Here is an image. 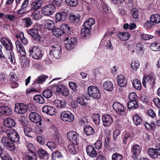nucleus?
<instances>
[{
  "mask_svg": "<svg viewBox=\"0 0 160 160\" xmlns=\"http://www.w3.org/2000/svg\"><path fill=\"white\" fill-rule=\"evenodd\" d=\"M50 49V54L52 55L56 58L58 59L60 58L61 56L62 48L58 44H55L52 46Z\"/></svg>",
  "mask_w": 160,
  "mask_h": 160,
  "instance_id": "nucleus-1",
  "label": "nucleus"
},
{
  "mask_svg": "<svg viewBox=\"0 0 160 160\" xmlns=\"http://www.w3.org/2000/svg\"><path fill=\"white\" fill-rule=\"evenodd\" d=\"M88 92L90 96L95 99H99L101 96L99 90L94 86H90L88 88Z\"/></svg>",
  "mask_w": 160,
  "mask_h": 160,
  "instance_id": "nucleus-2",
  "label": "nucleus"
},
{
  "mask_svg": "<svg viewBox=\"0 0 160 160\" xmlns=\"http://www.w3.org/2000/svg\"><path fill=\"white\" fill-rule=\"evenodd\" d=\"M55 9L56 8L53 4H48L42 8V12L45 16H49L54 13Z\"/></svg>",
  "mask_w": 160,
  "mask_h": 160,
  "instance_id": "nucleus-3",
  "label": "nucleus"
},
{
  "mask_svg": "<svg viewBox=\"0 0 160 160\" xmlns=\"http://www.w3.org/2000/svg\"><path fill=\"white\" fill-rule=\"evenodd\" d=\"M61 119L63 121L72 122L74 119V115L68 111L62 112L60 116Z\"/></svg>",
  "mask_w": 160,
  "mask_h": 160,
  "instance_id": "nucleus-4",
  "label": "nucleus"
},
{
  "mask_svg": "<svg viewBox=\"0 0 160 160\" xmlns=\"http://www.w3.org/2000/svg\"><path fill=\"white\" fill-rule=\"evenodd\" d=\"M1 141L3 145L7 149L11 151L14 150V144L9 138L6 137H3L2 138Z\"/></svg>",
  "mask_w": 160,
  "mask_h": 160,
  "instance_id": "nucleus-5",
  "label": "nucleus"
},
{
  "mask_svg": "<svg viewBox=\"0 0 160 160\" xmlns=\"http://www.w3.org/2000/svg\"><path fill=\"white\" fill-rule=\"evenodd\" d=\"M142 83L145 88L152 87L155 84V81L152 77L145 75L143 78Z\"/></svg>",
  "mask_w": 160,
  "mask_h": 160,
  "instance_id": "nucleus-6",
  "label": "nucleus"
},
{
  "mask_svg": "<svg viewBox=\"0 0 160 160\" xmlns=\"http://www.w3.org/2000/svg\"><path fill=\"white\" fill-rule=\"evenodd\" d=\"M6 133L9 139L12 142H17L19 139L18 133L15 130L12 129L7 130Z\"/></svg>",
  "mask_w": 160,
  "mask_h": 160,
  "instance_id": "nucleus-7",
  "label": "nucleus"
},
{
  "mask_svg": "<svg viewBox=\"0 0 160 160\" xmlns=\"http://www.w3.org/2000/svg\"><path fill=\"white\" fill-rule=\"evenodd\" d=\"M148 152L149 156L154 158H157L158 156H160V144H157L155 149L149 148Z\"/></svg>",
  "mask_w": 160,
  "mask_h": 160,
  "instance_id": "nucleus-8",
  "label": "nucleus"
},
{
  "mask_svg": "<svg viewBox=\"0 0 160 160\" xmlns=\"http://www.w3.org/2000/svg\"><path fill=\"white\" fill-rule=\"evenodd\" d=\"M68 139L75 145L78 144V141L79 139V135L76 132L73 131H70L67 134Z\"/></svg>",
  "mask_w": 160,
  "mask_h": 160,
  "instance_id": "nucleus-9",
  "label": "nucleus"
},
{
  "mask_svg": "<svg viewBox=\"0 0 160 160\" xmlns=\"http://www.w3.org/2000/svg\"><path fill=\"white\" fill-rule=\"evenodd\" d=\"M1 42L7 50L11 51L13 46L11 40L7 38L3 37L1 39Z\"/></svg>",
  "mask_w": 160,
  "mask_h": 160,
  "instance_id": "nucleus-10",
  "label": "nucleus"
},
{
  "mask_svg": "<svg viewBox=\"0 0 160 160\" xmlns=\"http://www.w3.org/2000/svg\"><path fill=\"white\" fill-rule=\"evenodd\" d=\"M27 106L23 103H17L15 104V111L17 113L23 114L27 111Z\"/></svg>",
  "mask_w": 160,
  "mask_h": 160,
  "instance_id": "nucleus-11",
  "label": "nucleus"
},
{
  "mask_svg": "<svg viewBox=\"0 0 160 160\" xmlns=\"http://www.w3.org/2000/svg\"><path fill=\"white\" fill-rule=\"evenodd\" d=\"M141 151L140 147L138 145H135L132 147L131 153L132 157L134 160H138V156L140 154Z\"/></svg>",
  "mask_w": 160,
  "mask_h": 160,
  "instance_id": "nucleus-12",
  "label": "nucleus"
},
{
  "mask_svg": "<svg viewBox=\"0 0 160 160\" xmlns=\"http://www.w3.org/2000/svg\"><path fill=\"white\" fill-rule=\"evenodd\" d=\"M9 78L11 82V87L12 88L18 87V84L16 82L18 78L15 73L13 72H11L9 75Z\"/></svg>",
  "mask_w": 160,
  "mask_h": 160,
  "instance_id": "nucleus-13",
  "label": "nucleus"
},
{
  "mask_svg": "<svg viewBox=\"0 0 160 160\" xmlns=\"http://www.w3.org/2000/svg\"><path fill=\"white\" fill-rule=\"evenodd\" d=\"M102 120L103 125L105 127L110 126L113 122L112 117L110 115L107 114L103 115Z\"/></svg>",
  "mask_w": 160,
  "mask_h": 160,
  "instance_id": "nucleus-14",
  "label": "nucleus"
},
{
  "mask_svg": "<svg viewBox=\"0 0 160 160\" xmlns=\"http://www.w3.org/2000/svg\"><path fill=\"white\" fill-rule=\"evenodd\" d=\"M68 15V11L65 10L64 11L57 13L55 16L56 20L58 21H64L67 18Z\"/></svg>",
  "mask_w": 160,
  "mask_h": 160,
  "instance_id": "nucleus-15",
  "label": "nucleus"
},
{
  "mask_svg": "<svg viewBox=\"0 0 160 160\" xmlns=\"http://www.w3.org/2000/svg\"><path fill=\"white\" fill-rule=\"evenodd\" d=\"M28 33L31 36L33 39L38 41H40V36L38 34V30L37 28H32L29 29L28 31Z\"/></svg>",
  "mask_w": 160,
  "mask_h": 160,
  "instance_id": "nucleus-16",
  "label": "nucleus"
},
{
  "mask_svg": "<svg viewBox=\"0 0 160 160\" xmlns=\"http://www.w3.org/2000/svg\"><path fill=\"white\" fill-rule=\"evenodd\" d=\"M42 111L43 112L50 116H53L56 113L55 108L49 106H43L42 108Z\"/></svg>",
  "mask_w": 160,
  "mask_h": 160,
  "instance_id": "nucleus-17",
  "label": "nucleus"
},
{
  "mask_svg": "<svg viewBox=\"0 0 160 160\" xmlns=\"http://www.w3.org/2000/svg\"><path fill=\"white\" fill-rule=\"evenodd\" d=\"M87 154L91 158L96 157L97 153L94 148L91 145H88L86 148Z\"/></svg>",
  "mask_w": 160,
  "mask_h": 160,
  "instance_id": "nucleus-18",
  "label": "nucleus"
},
{
  "mask_svg": "<svg viewBox=\"0 0 160 160\" xmlns=\"http://www.w3.org/2000/svg\"><path fill=\"white\" fill-rule=\"evenodd\" d=\"M29 118L32 122L37 123L41 120V118L39 114L35 112H32L29 115Z\"/></svg>",
  "mask_w": 160,
  "mask_h": 160,
  "instance_id": "nucleus-19",
  "label": "nucleus"
},
{
  "mask_svg": "<svg viewBox=\"0 0 160 160\" xmlns=\"http://www.w3.org/2000/svg\"><path fill=\"white\" fill-rule=\"evenodd\" d=\"M42 1L35 0L31 5L30 11H37L41 8L42 6Z\"/></svg>",
  "mask_w": 160,
  "mask_h": 160,
  "instance_id": "nucleus-20",
  "label": "nucleus"
},
{
  "mask_svg": "<svg viewBox=\"0 0 160 160\" xmlns=\"http://www.w3.org/2000/svg\"><path fill=\"white\" fill-rule=\"evenodd\" d=\"M77 43V39L75 38H70L69 42L65 44V47L68 50L72 49Z\"/></svg>",
  "mask_w": 160,
  "mask_h": 160,
  "instance_id": "nucleus-21",
  "label": "nucleus"
},
{
  "mask_svg": "<svg viewBox=\"0 0 160 160\" xmlns=\"http://www.w3.org/2000/svg\"><path fill=\"white\" fill-rule=\"evenodd\" d=\"M112 107L114 110L117 112L120 113L125 111V108L120 103L114 102L112 105Z\"/></svg>",
  "mask_w": 160,
  "mask_h": 160,
  "instance_id": "nucleus-22",
  "label": "nucleus"
},
{
  "mask_svg": "<svg viewBox=\"0 0 160 160\" xmlns=\"http://www.w3.org/2000/svg\"><path fill=\"white\" fill-rule=\"evenodd\" d=\"M117 80L118 84L121 87H125L127 84V80L122 75H119L117 78Z\"/></svg>",
  "mask_w": 160,
  "mask_h": 160,
  "instance_id": "nucleus-23",
  "label": "nucleus"
},
{
  "mask_svg": "<svg viewBox=\"0 0 160 160\" xmlns=\"http://www.w3.org/2000/svg\"><path fill=\"white\" fill-rule=\"evenodd\" d=\"M16 123L14 119L8 118H6L3 122V124L8 128H12L15 126Z\"/></svg>",
  "mask_w": 160,
  "mask_h": 160,
  "instance_id": "nucleus-24",
  "label": "nucleus"
},
{
  "mask_svg": "<svg viewBox=\"0 0 160 160\" xmlns=\"http://www.w3.org/2000/svg\"><path fill=\"white\" fill-rule=\"evenodd\" d=\"M15 44L18 52L21 55L24 56L26 54L25 50L21 42L19 41H17L15 42Z\"/></svg>",
  "mask_w": 160,
  "mask_h": 160,
  "instance_id": "nucleus-25",
  "label": "nucleus"
},
{
  "mask_svg": "<svg viewBox=\"0 0 160 160\" xmlns=\"http://www.w3.org/2000/svg\"><path fill=\"white\" fill-rule=\"evenodd\" d=\"M44 24L45 27L50 30H53L55 27L54 22L52 21L49 19L45 21Z\"/></svg>",
  "mask_w": 160,
  "mask_h": 160,
  "instance_id": "nucleus-26",
  "label": "nucleus"
},
{
  "mask_svg": "<svg viewBox=\"0 0 160 160\" xmlns=\"http://www.w3.org/2000/svg\"><path fill=\"white\" fill-rule=\"evenodd\" d=\"M117 36L120 40L125 41L129 39L130 37V35L128 32H118Z\"/></svg>",
  "mask_w": 160,
  "mask_h": 160,
  "instance_id": "nucleus-27",
  "label": "nucleus"
},
{
  "mask_svg": "<svg viewBox=\"0 0 160 160\" xmlns=\"http://www.w3.org/2000/svg\"><path fill=\"white\" fill-rule=\"evenodd\" d=\"M38 153L40 158L47 160L49 158L47 152L44 149H39L38 151Z\"/></svg>",
  "mask_w": 160,
  "mask_h": 160,
  "instance_id": "nucleus-28",
  "label": "nucleus"
},
{
  "mask_svg": "<svg viewBox=\"0 0 160 160\" xmlns=\"http://www.w3.org/2000/svg\"><path fill=\"white\" fill-rule=\"evenodd\" d=\"M138 106L137 102L136 100H134L128 101V107L130 110L137 108H138Z\"/></svg>",
  "mask_w": 160,
  "mask_h": 160,
  "instance_id": "nucleus-29",
  "label": "nucleus"
},
{
  "mask_svg": "<svg viewBox=\"0 0 160 160\" xmlns=\"http://www.w3.org/2000/svg\"><path fill=\"white\" fill-rule=\"evenodd\" d=\"M95 22V20L92 18H89L84 23L83 27L88 29H91V27Z\"/></svg>",
  "mask_w": 160,
  "mask_h": 160,
  "instance_id": "nucleus-30",
  "label": "nucleus"
},
{
  "mask_svg": "<svg viewBox=\"0 0 160 160\" xmlns=\"http://www.w3.org/2000/svg\"><path fill=\"white\" fill-rule=\"evenodd\" d=\"M103 87L107 91H111L113 89V84L111 81H107L104 83Z\"/></svg>",
  "mask_w": 160,
  "mask_h": 160,
  "instance_id": "nucleus-31",
  "label": "nucleus"
},
{
  "mask_svg": "<svg viewBox=\"0 0 160 160\" xmlns=\"http://www.w3.org/2000/svg\"><path fill=\"white\" fill-rule=\"evenodd\" d=\"M60 29L64 31V30L66 31L69 34H71V31L73 30L72 28L70 27L68 24L65 23L62 24L60 26Z\"/></svg>",
  "mask_w": 160,
  "mask_h": 160,
  "instance_id": "nucleus-32",
  "label": "nucleus"
},
{
  "mask_svg": "<svg viewBox=\"0 0 160 160\" xmlns=\"http://www.w3.org/2000/svg\"><path fill=\"white\" fill-rule=\"evenodd\" d=\"M91 29H88L84 27L81 30V35L82 37L85 38L87 37H88L90 34Z\"/></svg>",
  "mask_w": 160,
  "mask_h": 160,
  "instance_id": "nucleus-33",
  "label": "nucleus"
},
{
  "mask_svg": "<svg viewBox=\"0 0 160 160\" xmlns=\"http://www.w3.org/2000/svg\"><path fill=\"white\" fill-rule=\"evenodd\" d=\"M151 21L155 23L160 22V16L158 14H154L151 15L150 18Z\"/></svg>",
  "mask_w": 160,
  "mask_h": 160,
  "instance_id": "nucleus-34",
  "label": "nucleus"
},
{
  "mask_svg": "<svg viewBox=\"0 0 160 160\" xmlns=\"http://www.w3.org/2000/svg\"><path fill=\"white\" fill-rule=\"evenodd\" d=\"M33 99L35 102L40 104H43L45 102L44 98L40 95H35L33 97Z\"/></svg>",
  "mask_w": 160,
  "mask_h": 160,
  "instance_id": "nucleus-35",
  "label": "nucleus"
},
{
  "mask_svg": "<svg viewBox=\"0 0 160 160\" xmlns=\"http://www.w3.org/2000/svg\"><path fill=\"white\" fill-rule=\"evenodd\" d=\"M31 16L33 19L38 20L42 18V15L39 11L36 10L31 15Z\"/></svg>",
  "mask_w": 160,
  "mask_h": 160,
  "instance_id": "nucleus-36",
  "label": "nucleus"
},
{
  "mask_svg": "<svg viewBox=\"0 0 160 160\" xmlns=\"http://www.w3.org/2000/svg\"><path fill=\"white\" fill-rule=\"evenodd\" d=\"M132 84L133 87L135 89L138 90H140L141 89V84L138 79H133V80Z\"/></svg>",
  "mask_w": 160,
  "mask_h": 160,
  "instance_id": "nucleus-37",
  "label": "nucleus"
},
{
  "mask_svg": "<svg viewBox=\"0 0 160 160\" xmlns=\"http://www.w3.org/2000/svg\"><path fill=\"white\" fill-rule=\"evenodd\" d=\"M52 33L53 34L57 37H59L61 36L65 32V31L61 30V29L59 28H57L54 29L52 30Z\"/></svg>",
  "mask_w": 160,
  "mask_h": 160,
  "instance_id": "nucleus-38",
  "label": "nucleus"
},
{
  "mask_svg": "<svg viewBox=\"0 0 160 160\" xmlns=\"http://www.w3.org/2000/svg\"><path fill=\"white\" fill-rule=\"evenodd\" d=\"M85 133L87 136L92 135L94 133V130L93 128L90 126L86 127L84 129Z\"/></svg>",
  "mask_w": 160,
  "mask_h": 160,
  "instance_id": "nucleus-39",
  "label": "nucleus"
},
{
  "mask_svg": "<svg viewBox=\"0 0 160 160\" xmlns=\"http://www.w3.org/2000/svg\"><path fill=\"white\" fill-rule=\"evenodd\" d=\"M22 20L25 27H30L33 23L31 18L29 17L25 18L22 19Z\"/></svg>",
  "mask_w": 160,
  "mask_h": 160,
  "instance_id": "nucleus-40",
  "label": "nucleus"
},
{
  "mask_svg": "<svg viewBox=\"0 0 160 160\" xmlns=\"http://www.w3.org/2000/svg\"><path fill=\"white\" fill-rule=\"evenodd\" d=\"M133 120L134 123L137 126L140 124L142 122V119L141 118L140 116L137 114H136L134 115Z\"/></svg>",
  "mask_w": 160,
  "mask_h": 160,
  "instance_id": "nucleus-41",
  "label": "nucleus"
},
{
  "mask_svg": "<svg viewBox=\"0 0 160 160\" xmlns=\"http://www.w3.org/2000/svg\"><path fill=\"white\" fill-rule=\"evenodd\" d=\"M42 56L43 54L42 53V50L40 48H38L33 58L39 60L42 58Z\"/></svg>",
  "mask_w": 160,
  "mask_h": 160,
  "instance_id": "nucleus-42",
  "label": "nucleus"
},
{
  "mask_svg": "<svg viewBox=\"0 0 160 160\" xmlns=\"http://www.w3.org/2000/svg\"><path fill=\"white\" fill-rule=\"evenodd\" d=\"M62 87H63V85H60L54 86L52 87V90L55 92L59 93L62 94L63 91L62 89Z\"/></svg>",
  "mask_w": 160,
  "mask_h": 160,
  "instance_id": "nucleus-43",
  "label": "nucleus"
},
{
  "mask_svg": "<svg viewBox=\"0 0 160 160\" xmlns=\"http://www.w3.org/2000/svg\"><path fill=\"white\" fill-rule=\"evenodd\" d=\"M150 47L153 51H160V43H152Z\"/></svg>",
  "mask_w": 160,
  "mask_h": 160,
  "instance_id": "nucleus-44",
  "label": "nucleus"
},
{
  "mask_svg": "<svg viewBox=\"0 0 160 160\" xmlns=\"http://www.w3.org/2000/svg\"><path fill=\"white\" fill-rule=\"evenodd\" d=\"M38 48L35 46L30 47L28 52L29 56L33 58Z\"/></svg>",
  "mask_w": 160,
  "mask_h": 160,
  "instance_id": "nucleus-45",
  "label": "nucleus"
},
{
  "mask_svg": "<svg viewBox=\"0 0 160 160\" xmlns=\"http://www.w3.org/2000/svg\"><path fill=\"white\" fill-rule=\"evenodd\" d=\"M52 95V90L49 89H46L44 90L42 92L43 96L45 98H50Z\"/></svg>",
  "mask_w": 160,
  "mask_h": 160,
  "instance_id": "nucleus-46",
  "label": "nucleus"
},
{
  "mask_svg": "<svg viewBox=\"0 0 160 160\" xmlns=\"http://www.w3.org/2000/svg\"><path fill=\"white\" fill-rule=\"evenodd\" d=\"M66 4L71 7L76 6L78 4V0H65Z\"/></svg>",
  "mask_w": 160,
  "mask_h": 160,
  "instance_id": "nucleus-47",
  "label": "nucleus"
},
{
  "mask_svg": "<svg viewBox=\"0 0 160 160\" xmlns=\"http://www.w3.org/2000/svg\"><path fill=\"white\" fill-rule=\"evenodd\" d=\"M68 150L69 152L72 154H75L76 152V148L74 145L70 144L68 146Z\"/></svg>",
  "mask_w": 160,
  "mask_h": 160,
  "instance_id": "nucleus-48",
  "label": "nucleus"
},
{
  "mask_svg": "<svg viewBox=\"0 0 160 160\" xmlns=\"http://www.w3.org/2000/svg\"><path fill=\"white\" fill-rule=\"evenodd\" d=\"M62 157V155L61 152L58 151H56L53 152L52 154V159L54 160H55L57 158H59Z\"/></svg>",
  "mask_w": 160,
  "mask_h": 160,
  "instance_id": "nucleus-49",
  "label": "nucleus"
},
{
  "mask_svg": "<svg viewBox=\"0 0 160 160\" xmlns=\"http://www.w3.org/2000/svg\"><path fill=\"white\" fill-rule=\"evenodd\" d=\"M25 134L28 137L32 138V136L33 133L32 130L28 127L25 128L24 129Z\"/></svg>",
  "mask_w": 160,
  "mask_h": 160,
  "instance_id": "nucleus-50",
  "label": "nucleus"
},
{
  "mask_svg": "<svg viewBox=\"0 0 160 160\" xmlns=\"http://www.w3.org/2000/svg\"><path fill=\"white\" fill-rule=\"evenodd\" d=\"M48 78V76L46 75H41L37 79L36 82L37 83H42L44 82L46 79Z\"/></svg>",
  "mask_w": 160,
  "mask_h": 160,
  "instance_id": "nucleus-51",
  "label": "nucleus"
},
{
  "mask_svg": "<svg viewBox=\"0 0 160 160\" xmlns=\"http://www.w3.org/2000/svg\"><path fill=\"white\" fill-rule=\"evenodd\" d=\"M58 141L56 142V143L53 142H49L47 143V145L50 149L52 150L53 149H54L57 147V144H58Z\"/></svg>",
  "mask_w": 160,
  "mask_h": 160,
  "instance_id": "nucleus-52",
  "label": "nucleus"
},
{
  "mask_svg": "<svg viewBox=\"0 0 160 160\" xmlns=\"http://www.w3.org/2000/svg\"><path fill=\"white\" fill-rule=\"evenodd\" d=\"M19 38L22 43L24 45H26L28 43L27 39L25 38L23 33L21 32L19 35Z\"/></svg>",
  "mask_w": 160,
  "mask_h": 160,
  "instance_id": "nucleus-53",
  "label": "nucleus"
},
{
  "mask_svg": "<svg viewBox=\"0 0 160 160\" xmlns=\"http://www.w3.org/2000/svg\"><path fill=\"white\" fill-rule=\"evenodd\" d=\"M122 156L118 153L113 154L112 156V160H122Z\"/></svg>",
  "mask_w": 160,
  "mask_h": 160,
  "instance_id": "nucleus-54",
  "label": "nucleus"
},
{
  "mask_svg": "<svg viewBox=\"0 0 160 160\" xmlns=\"http://www.w3.org/2000/svg\"><path fill=\"white\" fill-rule=\"evenodd\" d=\"M131 136L130 133L126 134L122 138V141L123 143L125 144H127L128 141L130 140Z\"/></svg>",
  "mask_w": 160,
  "mask_h": 160,
  "instance_id": "nucleus-55",
  "label": "nucleus"
},
{
  "mask_svg": "<svg viewBox=\"0 0 160 160\" xmlns=\"http://www.w3.org/2000/svg\"><path fill=\"white\" fill-rule=\"evenodd\" d=\"M2 160H12L8 153L4 151L2 155L0 156Z\"/></svg>",
  "mask_w": 160,
  "mask_h": 160,
  "instance_id": "nucleus-56",
  "label": "nucleus"
},
{
  "mask_svg": "<svg viewBox=\"0 0 160 160\" xmlns=\"http://www.w3.org/2000/svg\"><path fill=\"white\" fill-rule=\"evenodd\" d=\"M143 124L145 128L148 130H152L155 128V123L153 122H151V127L149 126V123L147 122H145Z\"/></svg>",
  "mask_w": 160,
  "mask_h": 160,
  "instance_id": "nucleus-57",
  "label": "nucleus"
},
{
  "mask_svg": "<svg viewBox=\"0 0 160 160\" xmlns=\"http://www.w3.org/2000/svg\"><path fill=\"white\" fill-rule=\"evenodd\" d=\"M140 38L142 40H146L152 38L153 36L147 34H142L140 35Z\"/></svg>",
  "mask_w": 160,
  "mask_h": 160,
  "instance_id": "nucleus-58",
  "label": "nucleus"
},
{
  "mask_svg": "<svg viewBox=\"0 0 160 160\" xmlns=\"http://www.w3.org/2000/svg\"><path fill=\"white\" fill-rule=\"evenodd\" d=\"M3 109L2 113L5 114L7 116H9L12 113L11 109L8 108V107H4Z\"/></svg>",
  "mask_w": 160,
  "mask_h": 160,
  "instance_id": "nucleus-59",
  "label": "nucleus"
},
{
  "mask_svg": "<svg viewBox=\"0 0 160 160\" xmlns=\"http://www.w3.org/2000/svg\"><path fill=\"white\" fill-rule=\"evenodd\" d=\"M70 88L73 91H78L77 85L75 82H70L69 83Z\"/></svg>",
  "mask_w": 160,
  "mask_h": 160,
  "instance_id": "nucleus-60",
  "label": "nucleus"
},
{
  "mask_svg": "<svg viewBox=\"0 0 160 160\" xmlns=\"http://www.w3.org/2000/svg\"><path fill=\"white\" fill-rule=\"evenodd\" d=\"M5 18L6 19H8L10 21H14L16 19V17L13 14H5L4 15Z\"/></svg>",
  "mask_w": 160,
  "mask_h": 160,
  "instance_id": "nucleus-61",
  "label": "nucleus"
},
{
  "mask_svg": "<svg viewBox=\"0 0 160 160\" xmlns=\"http://www.w3.org/2000/svg\"><path fill=\"white\" fill-rule=\"evenodd\" d=\"M92 120L96 124H98L100 121V115L99 114L94 115L92 117Z\"/></svg>",
  "mask_w": 160,
  "mask_h": 160,
  "instance_id": "nucleus-62",
  "label": "nucleus"
},
{
  "mask_svg": "<svg viewBox=\"0 0 160 160\" xmlns=\"http://www.w3.org/2000/svg\"><path fill=\"white\" fill-rule=\"evenodd\" d=\"M27 148L29 151H30V153L32 155V156L34 158H36L35 155H34V153L33 151V150L34 149V147L32 144L31 143L29 144L27 146Z\"/></svg>",
  "mask_w": 160,
  "mask_h": 160,
  "instance_id": "nucleus-63",
  "label": "nucleus"
},
{
  "mask_svg": "<svg viewBox=\"0 0 160 160\" xmlns=\"http://www.w3.org/2000/svg\"><path fill=\"white\" fill-rule=\"evenodd\" d=\"M139 66V63L138 62H132L131 64V68L133 70L136 71L138 68Z\"/></svg>",
  "mask_w": 160,
  "mask_h": 160,
  "instance_id": "nucleus-64",
  "label": "nucleus"
}]
</instances>
